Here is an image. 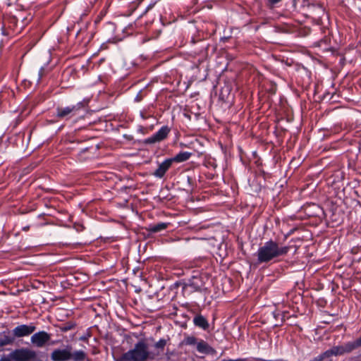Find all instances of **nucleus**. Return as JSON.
I'll return each instance as SVG.
<instances>
[{
    "instance_id": "nucleus-1",
    "label": "nucleus",
    "mask_w": 361,
    "mask_h": 361,
    "mask_svg": "<svg viewBox=\"0 0 361 361\" xmlns=\"http://www.w3.org/2000/svg\"><path fill=\"white\" fill-rule=\"evenodd\" d=\"M289 250V246H281L278 242L271 239L259 246L255 253L256 265L279 262V258L286 255Z\"/></svg>"
},
{
    "instance_id": "nucleus-2",
    "label": "nucleus",
    "mask_w": 361,
    "mask_h": 361,
    "mask_svg": "<svg viewBox=\"0 0 361 361\" xmlns=\"http://www.w3.org/2000/svg\"><path fill=\"white\" fill-rule=\"evenodd\" d=\"M209 279L205 273L194 271L188 279H184L181 282L182 292L184 296H190L195 292H202L206 290V281Z\"/></svg>"
},
{
    "instance_id": "nucleus-3",
    "label": "nucleus",
    "mask_w": 361,
    "mask_h": 361,
    "mask_svg": "<svg viewBox=\"0 0 361 361\" xmlns=\"http://www.w3.org/2000/svg\"><path fill=\"white\" fill-rule=\"evenodd\" d=\"M148 359L154 360V355L149 351L147 344L140 340L135 344L133 349L123 353L118 361H146Z\"/></svg>"
},
{
    "instance_id": "nucleus-4",
    "label": "nucleus",
    "mask_w": 361,
    "mask_h": 361,
    "mask_svg": "<svg viewBox=\"0 0 361 361\" xmlns=\"http://www.w3.org/2000/svg\"><path fill=\"white\" fill-rule=\"evenodd\" d=\"M50 358L52 361H84L86 353L81 350H73L71 345H67L64 348L54 349Z\"/></svg>"
},
{
    "instance_id": "nucleus-5",
    "label": "nucleus",
    "mask_w": 361,
    "mask_h": 361,
    "mask_svg": "<svg viewBox=\"0 0 361 361\" xmlns=\"http://www.w3.org/2000/svg\"><path fill=\"white\" fill-rule=\"evenodd\" d=\"M0 361H43L37 357V353L27 348L15 349L8 355H3Z\"/></svg>"
},
{
    "instance_id": "nucleus-6",
    "label": "nucleus",
    "mask_w": 361,
    "mask_h": 361,
    "mask_svg": "<svg viewBox=\"0 0 361 361\" xmlns=\"http://www.w3.org/2000/svg\"><path fill=\"white\" fill-rule=\"evenodd\" d=\"M356 349L355 341H350L343 345H334L331 348L324 351L310 361H323L332 356L343 355L345 353H350Z\"/></svg>"
},
{
    "instance_id": "nucleus-7",
    "label": "nucleus",
    "mask_w": 361,
    "mask_h": 361,
    "mask_svg": "<svg viewBox=\"0 0 361 361\" xmlns=\"http://www.w3.org/2000/svg\"><path fill=\"white\" fill-rule=\"evenodd\" d=\"M87 106V102L82 101L76 104L56 108V117L59 120H69L78 116L81 110H84Z\"/></svg>"
},
{
    "instance_id": "nucleus-8",
    "label": "nucleus",
    "mask_w": 361,
    "mask_h": 361,
    "mask_svg": "<svg viewBox=\"0 0 361 361\" xmlns=\"http://www.w3.org/2000/svg\"><path fill=\"white\" fill-rule=\"evenodd\" d=\"M171 132V128L168 126H163L157 132L151 137L144 140L145 145H152L160 142L167 138Z\"/></svg>"
},
{
    "instance_id": "nucleus-9",
    "label": "nucleus",
    "mask_w": 361,
    "mask_h": 361,
    "mask_svg": "<svg viewBox=\"0 0 361 361\" xmlns=\"http://www.w3.org/2000/svg\"><path fill=\"white\" fill-rule=\"evenodd\" d=\"M37 327L34 323L29 324H20L16 326L12 331V334L16 338H23L32 335L36 330Z\"/></svg>"
},
{
    "instance_id": "nucleus-10",
    "label": "nucleus",
    "mask_w": 361,
    "mask_h": 361,
    "mask_svg": "<svg viewBox=\"0 0 361 361\" xmlns=\"http://www.w3.org/2000/svg\"><path fill=\"white\" fill-rule=\"evenodd\" d=\"M50 339L51 334L44 331H40L32 335L30 341L34 346L42 348L48 343Z\"/></svg>"
},
{
    "instance_id": "nucleus-11",
    "label": "nucleus",
    "mask_w": 361,
    "mask_h": 361,
    "mask_svg": "<svg viewBox=\"0 0 361 361\" xmlns=\"http://www.w3.org/2000/svg\"><path fill=\"white\" fill-rule=\"evenodd\" d=\"M173 163L170 158L166 159L161 163H158L157 169L152 173V175L157 178H164L166 172L171 167Z\"/></svg>"
},
{
    "instance_id": "nucleus-12",
    "label": "nucleus",
    "mask_w": 361,
    "mask_h": 361,
    "mask_svg": "<svg viewBox=\"0 0 361 361\" xmlns=\"http://www.w3.org/2000/svg\"><path fill=\"white\" fill-rule=\"evenodd\" d=\"M24 20H27V18H23L21 20V25L18 27V19L17 17H9L6 22L7 27L8 29L12 30L13 32H20L25 27Z\"/></svg>"
},
{
    "instance_id": "nucleus-13",
    "label": "nucleus",
    "mask_w": 361,
    "mask_h": 361,
    "mask_svg": "<svg viewBox=\"0 0 361 361\" xmlns=\"http://www.w3.org/2000/svg\"><path fill=\"white\" fill-rule=\"evenodd\" d=\"M192 322L196 327L201 329L203 331H208L209 329V324L208 320L204 316L200 313L197 314L193 317Z\"/></svg>"
},
{
    "instance_id": "nucleus-14",
    "label": "nucleus",
    "mask_w": 361,
    "mask_h": 361,
    "mask_svg": "<svg viewBox=\"0 0 361 361\" xmlns=\"http://www.w3.org/2000/svg\"><path fill=\"white\" fill-rule=\"evenodd\" d=\"M180 178L183 182V190L188 192H192L195 186V178L189 175H183Z\"/></svg>"
},
{
    "instance_id": "nucleus-15",
    "label": "nucleus",
    "mask_w": 361,
    "mask_h": 361,
    "mask_svg": "<svg viewBox=\"0 0 361 361\" xmlns=\"http://www.w3.org/2000/svg\"><path fill=\"white\" fill-rule=\"evenodd\" d=\"M196 348L199 353L206 355L213 354L215 352V350L212 346L202 339L197 343Z\"/></svg>"
},
{
    "instance_id": "nucleus-16",
    "label": "nucleus",
    "mask_w": 361,
    "mask_h": 361,
    "mask_svg": "<svg viewBox=\"0 0 361 361\" xmlns=\"http://www.w3.org/2000/svg\"><path fill=\"white\" fill-rule=\"evenodd\" d=\"M170 341L169 337L167 338H160L157 342H156L154 345V348L156 350V353H151L152 355H154V358L161 353H163L165 347L166 346L168 342Z\"/></svg>"
},
{
    "instance_id": "nucleus-17",
    "label": "nucleus",
    "mask_w": 361,
    "mask_h": 361,
    "mask_svg": "<svg viewBox=\"0 0 361 361\" xmlns=\"http://www.w3.org/2000/svg\"><path fill=\"white\" fill-rule=\"evenodd\" d=\"M16 338L11 332L4 331L1 334L0 338V347L2 348L6 345H12L15 342Z\"/></svg>"
},
{
    "instance_id": "nucleus-18",
    "label": "nucleus",
    "mask_w": 361,
    "mask_h": 361,
    "mask_svg": "<svg viewBox=\"0 0 361 361\" xmlns=\"http://www.w3.org/2000/svg\"><path fill=\"white\" fill-rule=\"evenodd\" d=\"M192 155V152H180L176 154L173 157L170 158L172 163H181L188 161Z\"/></svg>"
},
{
    "instance_id": "nucleus-19",
    "label": "nucleus",
    "mask_w": 361,
    "mask_h": 361,
    "mask_svg": "<svg viewBox=\"0 0 361 361\" xmlns=\"http://www.w3.org/2000/svg\"><path fill=\"white\" fill-rule=\"evenodd\" d=\"M169 224L160 222L154 225L149 226L148 231L150 233H156L162 231L168 228Z\"/></svg>"
},
{
    "instance_id": "nucleus-20",
    "label": "nucleus",
    "mask_w": 361,
    "mask_h": 361,
    "mask_svg": "<svg viewBox=\"0 0 361 361\" xmlns=\"http://www.w3.org/2000/svg\"><path fill=\"white\" fill-rule=\"evenodd\" d=\"M76 326V324L74 322H67L62 324L60 326V329L62 332H67L70 330L73 329Z\"/></svg>"
},
{
    "instance_id": "nucleus-21",
    "label": "nucleus",
    "mask_w": 361,
    "mask_h": 361,
    "mask_svg": "<svg viewBox=\"0 0 361 361\" xmlns=\"http://www.w3.org/2000/svg\"><path fill=\"white\" fill-rule=\"evenodd\" d=\"M197 338L193 336H187L183 340V343L187 345H197Z\"/></svg>"
},
{
    "instance_id": "nucleus-22",
    "label": "nucleus",
    "mask_w": 361,
    "mask_h": 361,
    "mask_svg": "<svg viewBox=\"0 0 361 361\" xmlns=\"http://www.w3.org/2000/svg\"><path fill=\"white\" fill-rule=\"evenodd\" d=\"M49 70L48 68L44 66H42L39 70V72H38V79H37V81L39 82L42 80V79L47 75V73H49Z\"/></svg>"
},
{
    "instance_id": "nucleus-23",
    "label": "nucleus",
    "mask_w": 361,
    "mask_h": 361,
    "mask_svg": "<svg viewBox=\"0 0 361 361\" xmlns=\"http://www.w3.org/2000/svg\"><path fill=\"white\" fill-rule=\"evenodd\" d=\"M312 207L316 209V211L312 214H310V216H319L320 214L323 213V209L319 205L316 204H313Z\"/></svg>"
},
{
    "instance_id": "nucleus-24",
    "label": "nucleus",
    "mask_w": 361,
    "mask_h": 361,
    "mask_svg": "<svg viewBox=\"0 0 361 361\" xmlns=\"http://www.w3.org/2000/svg\"><path fill=\"white\" fill-rule=\"evenodd\" d=\"M91 336L92 334L90 331L87 330V331L85 334H83L79 338V340L85 343H88V340Z\"/></svg>"
},
{
    "instance_id": "nucleus-25",
    "label": "nucleus",
    "mask_w": 361,
    "mask_h": 361,
    "mask_svg": "<svg viewBox=\"0 0 361 361\" xmlns=\"http://www.w3.org/2000/svg\"><path fill=\"white\" fill-rule=\"evenodd\" d=\"M145 95L142 94V91L140 90L137 94V95L135 96V102H141L143 98H144Z\"/></svg>"
},
{
    "instance_id": "nucleus-26",
    "label": "nucleus",
    "mask_w": 361,
    "mask_h": 361,
    "mask_svg": "<svg viewBox=\"0 0 361 361\" xmlns=\"http://www.w3.org/2000/svg\"><path fill=\"white\" fill-rule=\"evenodd\" d=\"M281 0H267L268 6H273L274 5L279 3Z\"/></svg>"
},
{
    "instance_id": "nucleus-27",
    "label": "nucleus",
    "mask_w": 361,
    "mask_h": 361,
    "mask_svg": "<svg viewBox=\"0 0 361 361\" xmlns=\"http://www.w3.org/2000/svg\"><path fill=\"white\" fill-rule=\"evenodd\" d=\"M137 131L139 133H142V134H145L146 133V128H144L142 126H139Z\"/></svg>"
},
{
    "instance_id": "nucleus-28",
    "label": "nucleus",
    "mask_w": 361,
    "mask_h": 361,
    "mask_svg": "<svg viewBox=\"0 0 361 361\" xmlns=\"http://www.w3.org/2000/svg\"><path fill=\"white\" fill-rule=\"evenodd\" d=\"M123 137L128 141H132L133 140V136L131 135L124 134Z\"/></svg>"
},
{
    "instance_id": "nucleus-29",
    "label": "nucleus",
    "mask_w": 361,
    "mask_h": 361,
    "mask_svg": "<svg viewBox=\"0 0 361 361\" xmlns=\"http://www.w3.org/2000/svg\"><path fill=\"white\" fill-rule=\"evenodd\" d=\"M356 349L361 346V336L355 340Z\"/></svg>"
},
{
    "instance_id": "nucleus-30",
    "label": "nucleus",
    "mask_w": 361,
    "mask_h": 361,
    "mask_svg": "<svg viewBox=\"0 0 361 361\" xmlns=\"http://www.w3.org/2000/svg\"><path fill=\"white\" fill-rule=\"evenodd\" d=\"M140 117H141L143 120H146V119H147V118L149 117V116H147V115L145 112H143V111H140Z\"/></svg>"
},
{
    "instance_id": "nucleus-31",
    "label": "nucleus",
    "mask_w": 361,
    "mask_h": 361,
    "mask_svg": "<svg viewBox=\"0 0 361 361\" xmlns=\"http://www.w3.org/2000/svg\"><path fill=\"white\" fill-rule=\"evenodd\" d=\"M85 229V227L82 225H79L78 227H76V230L78 232L82 231Z\"/></svg>"
},
{
    "instance_id": "nucleus-32",
    "label": "nucleus",
    "mask_w": 361,
    "mask_h": 361,
    "mask_svg": "<svg viewBox=\"0 0 361 361\" xmlns=\"http://www.w3.org/2000/svg\"><path fill=\"white\" fill-rule=\"evenodd\" d=\"M350 361H361V355L352 358Z\"/></svg>"
},
{
    "instance_id": "nucleus-33",
    "label": "nucleus",
    "mask_w": 361,
    "mask_h": 361,
    "mask_svg": "<svg viewBox=\"0 0 361 361\" xmlns=\"http://www.w3.org/2000/svg\"><path fill=\"white\" fill-rule=\"evenodd\" d=\"M155 3L154 4H149L147 6V8L146 10L148 11L149 9H151L154 6Z\"/></svg>"
},
{
    "instance_id": "nucleus-34",
    "label": "nucleus",
    "mask_w": 361,
    "mask_h": 361,
    "mask_svg": "<svg viewBox=\"0 0 361 361\" xmlns=\"http://www.w3.org/2000/svg\"><path fill=\"white\" fill-rule=\"evenodd\" d=\"M107 49V44L106 43H103L100 47V49Z\"/></svg>"
},
{
    "instance_id": "nucleus-35",
    "label": "nucleus",
    "mask_w": 361,
    "mask_h": 361,
    "mask_svg": "<svg viewBox=\"0 0 361 361\" xmlns=\"http://www.w3.org/2000/svg\"><path fill=\"white\" fill-rule=\"evenodd\" d=\"M29 229H30L29 226L23 228V231H29Z\"/></svg>"
},
{
    "instance_id": "nucleus-36",
    "label": "nucleus",
    "mask_w": 361,
    "mask_h": 361,
    "mask_svg": "<svg viewBox=\"0 0 361 361\" xmlns=\"http://www.w3.org/2000/svg\"><path fill=\"white\" fill-rule=\"evenodd\" d=\"M29 20H31V18H29V20H27H27H24L25 25H26V23H27V22H28Z\"/></svg>"
},
{
    "instance_id": "nucleus-37",
    "label": "nucleus",
    "mask_w": 361,
    "mask_h": 361,
    "mask_svg": "<svg viewBox=\"0 0 361 361\" xmlns=\"http://www.w3.org/2000/svg\"><path fill=\"white\" fill-rule=\"evenodd\" d=\"M2 30H3V34H4V35H8V34H9V33H6V32H5V28H4V27H2Z\"/></svg>"
},
{
    "instance_id": "nucleus-38",
    "label": "nucleus",
    "mask_w": 361,
    "mask_h": 361,
    "mask_svg": "<svg viewBox=\"0 0 361 361\" xmlns=\"http://www.w3.org/2000/svg\"><path fill=\"white\" fill-rule=\"evenodd\" d=\"M192 43H195V40H194V39H192Z\"/></svg>"
}]
</instances>
